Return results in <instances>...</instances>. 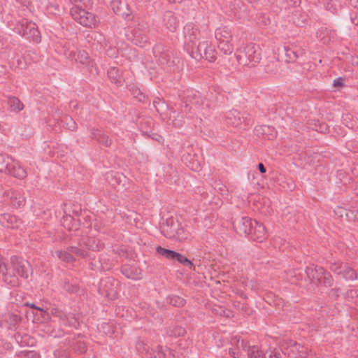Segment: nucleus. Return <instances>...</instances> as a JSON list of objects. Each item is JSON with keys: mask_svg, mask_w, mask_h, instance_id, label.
<instances>
[{"mask_svg": "<svg viewBox=\"0 0 358 358\" xmlns=\"http://www.w3.org/2000/svg\"><path fill=\"white\" fill-rule=\"evenodd\" d=\"M236 56L240 64L255 66L262 59V50L259 45L251 43L237 50Z\"/></svg>", "mask_w": 358, "mask_h": 358, "instance_id": "f257e3e1", "label": "nucleus"}, {"mask_svg": "<svg viewBox=\"0 0 358 358\" xmlns=\"http://www.w3.org/2000/svg\"><path fill=\"white\" fill-rule=\"evenodd\" d=\"M185 45L187 52L194 59H199L201 54L199 52L197 41L200 38L201 33L198 27L188 22L184 27Z\"/></svg>", "mask_w": 358, "mask_h": 358, "instance_id": "f03ea898", "label": "nucleus"}, {"mask_svg": "<svg viewBox=\"0 0 358 358\" xmlns=\"http://www.w3.org/2000/svg\"><path fill=\"white\" fill-rule=\"evenodd\" d=\"M153 52L157 57L159 65L167 73H174L179 70V58L173 57L171 52L164 50L161 45H156Z\"/></svg>", "mask_w": 358, "mask_h": 358, "instance_id": "7ed1b4c3", "label": "nucleus"}, {"mask_svg": "<svg viewBox=\"0 0 358 358\" xmlns=\"http://www.w3.org/2000/svg\"><path fill=\"white\" fill-rule=\"evenodd\" d=\"M103 246V243L95 237H85L79 242L78 247L70 246L69 250L77 257L85 258L89 256L88 250L99 251Z\"/></svg>", "mask_w": 358, "mask_h": 358, "instance_id": "20e7f679", "label": "nucleus"}, {"mask_svg": "<svg viewBox=\"0 0 358 358\" xmlns=\"http://www.w3.org/2000/svg\"><path fill=\"white\" fill-rule=\"evenodd\" d=\"M17 34L26 38L34 43L41 42V34L35 23L27 19H22L17 21L13 28Z\"/></svg>", "mask_w": 358, "mask_h": 358, "instance_id": "39448f33", "label": "nucleus"}, {"mask_svg": "<svg viewBox=\"0 0 358 358\" xmlns=\"http://www.w3.org/2000/svg\"><path fill=\"white\" fill-rule=\"evenodd\" d=\"M0 172L19 179L27 177V171L17 162L2 153H0Z\"/></svg>", "mask_w": 358, "mask_h": 358, "instance_id": "423d86ee", "label": "nucleus"}, {"mask_svg": "<svg viewBox=\"0 0 358 358\" xmlns=\"http://www.w3.org/2000/svg\"><path fill=\"white\" fill-rule=\"evenodd\" d=\"M215 37L219 50L224 55H230L234 51L231 43L233 35L231 29L227 26L218 27L215 31Z\"/></svg>", "mask_w": 358, "mask_h": 358, "instance_id": "0eeeda50", "label": "nucleus"}, {"mask_svg": "<svg viewBox=\"0 0 358 358\" xmlns=\"http://www.w3.org/2000/svg\"><path fill=\"white\" fill-rule=\"evenodd\" d=\"M71 15L75 21L86 27H96L99 22L94 13L76 6L71 8Z\"/></svg>", "mask_w": 358, "mask_h": 358, "instance_id": "6e6552de", "label": "nucleus"}, {"mask_svg": "<svg viewBox=\"0 0 358 358\" xmlns=\"http://www.w3.org/2000/svg\"><path fill=\"white\" fill-rule=\"evenodd\" d=\"M181 102L184 108V113H191L193 106L196 108L200 103L203 104V98L200 92L193 90H186L181 95Z\"/></svg>", "mask_w": 358, "mask_h": 358, "instance_id": "1a4fd4ad", "label": "nucleus"}, {"mask_svg": "<svg viewBox=\"0 0 358 358\" xmlns=\"http://www.w3.org/2000/svg\"><path fill=\"white\" fill-rule=\"evenodd\" d=\"M8 268H10V273L12 275L15 274L18 277L23 278H27L31 272V266L29 263L17 256H12L10 257V265Z\"/></svg>", "mask_w": 358, "mask_h": 358, "instance_id": "9d476101", "label": "nucleus"}, {"mask_svg": "<svg viewBox=\"0 0 358 358\" xmlns=\"http://www.w3.org/2000/svg\"><path fill=\"white\" fill-rule=\"evenodd\" d=\"M329 268L334 274L347 280H354L357 277L356 271L347 263L334 262L331 263Z\"/></svg>", "mask_w": 358, "mask_h": 358, "instance_id": "9b49d317", "label": "nucleus"}, {"mask_svg": "<svg viewBox=\"0 0 358 358\" xmlns=\"http://www.w3.org/2000/svg\"><path fill=\"white\" fill-rule=\"evenodd\" d=\"M64 54L71 60H75L77 63L82 64H88L90 63V57L85 50L77 51L73 45L67 43L64 46Z\"/></svg>", "mask_w": 358, "mask_h": 358, "instance_id": "f8f14e48", "label": "nucleus"}, {"mask_svg": "<svg viewBox=\"0 0 358 358\" xmlns=\"http://www.w3.org/2000/svg\"><path fill=\"white\" fill-rule=\"evenodd\" d=\"M231 348H229V355L234 358H241L242 351H247L250 345L247 342L241 339L238 336L231 337L230 340Z\"/></svg>", "mask_w": 358, "mask_h": 358, "instance_id": "ddd939ff", "label": "nucleus"}, {"mask_svg": "<svg viewBox=\"0 0 358 358\" xmlns=\"http://www.w3.org/2000/svg\"><path fill=\"white\" fill-rule=\"evenodd\" d=\"M147 33L148 30L145 27L138 25L131 30V35L129 36V40H131L134 44L143 47L148 41Z\"/></svg>", "mask_w": 358, "mask_h": 358, "instance_id": "4468645a", "label": "nucleus"}, {"mask_svg": "<svg viewBox=\"0 0 358 358\" xmlns=\"http://www.w3.org/2000/svg\"><path fill=\"white\" fill-rule=\"evenodd\" d=\"M199 52L201 54L199 59H195L196 60H200L202 58H205L206 60L213 62L216 59L217 52L214 47L208 43V41H202L198 43Z\"/></svg>", "mask_w": 358, "mask_h": 358, "instance_id": "2eb2a0df", "label": "nucleus"}, {"mask_svg": "<svg viewBox=\"0 0 358 358\" xmlns=\"http://www.w3.org/2000/svg\"><path fill=\"white\" fill-rule=\"evenodd\" d=\"M4 196L15 208H20L25 205L26 199L22 191L10 189L4 193Z\"/></svg>", "mask_w": 358, "mask_h": 358, "instance_id": "dca6fc26", "label": "nucleus"}, {"mask_svg": "<svg viewBox=\"0 0 358 358\" xmlns=\"http://www.w3.org/2000/svg\"><path fill=\"white\" fill-rule=\"evenodd\" d=\"M0 273L3 274V278L6 283L15 287L19 285L17 275L10 273V268H7L1 256H0Z\"/></svg>", "mask_w": 358, "mask_h": 358, "instance_id": "f3484780", "label": "nucleus"}, {"mask_svg": "<svg viewBox=\"0 0 358 358\" xmlns=\"http://www.w3.org/2000/svg\"><path fill=\"white\" fill-rule=\"evenodd\" d=\"M256 220L243 217L234 222V227L240 234L248 235Z\"/></svg>", "mask_w": 358, "mask_h": 358, "instance_id": "a211bd4d", "label": "nucleus"}, {"mask_svg": "<svg viewBox=\"0 0 358 358\" xmlns=\"http://www.w3.org/2000/svg\"><path fill=\"white\" fill-rule=\"evenodd\" d=\"M248 236L253 241L262 243L267 237L266 229L264 226L256 221L252 226V230H250Z\"/></svg>", "mask_w": 358, "mask_h": 358, "instance_id": "6ab92c4d", "label": "nucleus"}, {"mask_svg": "<svg viewBox=\"0 0 358 358\" xmlns=\"http://www.w3.org/2000/svg\"><path fill=\"white\" fill-rule=\"evenodd\" d=\"M245 122V118L240 111L231 110L226 115V122L234 127H238Z\"/></svg>", "mask_w": 358, "mask_h": 358, "instance_id": "aec40b11", "label": "nucleus"}, {"mask_svg": "<svg viewBox=\"0 0 358 358\" xmlns=\"http://www.w3.org/2000/svg\"><path fill=\"white\" fill-rule=\"evenodd\" d=\"M181 113H178L173 108H171V113L169 115V121L170 124L176 128L181 127L185 124V115L184 113L185 108L181 106L180 107Z\"/></svg>", "mask_w": 358, "mask_h": 358, "instance_id": "412c9836", "label": "nucleus"}, {"mask_svg": "<svg viewBox=\"0 0 358 358\" xmlns=\"http://www.w3.org/2000/svg\"><path fill=\"white\" fill-rule=\"evenodd\" d=\"M163 24L166 29L174 31L179 25V20L172 11H166L163 15Z\"/></svg>", "mask_w": 358, "mask_h": 358, "instance_id": "4be33fe9", "label": "nucleus"}, {"mask_svg": "<svg viewBox=\"0 0 358 358\" xmlns=\"http://www.w3.org/2000/svg\"><path fill=\"white\" fill-rule=\"evenodd\" d=\"M0 223L6 227L15 229L19 227L21 220L15 215L5 213L1 215Z\"/></svg>", "mask_w": 358, "mask_h": 358, "instance_id": "5701e85b", "label": "nucleus"}, {"mask_svg": "<svg viewBox=\"0 0 358 358\" xmlns=\"http://www.w3.org/2000/svg\"><path fill=\"white\" fill-rule=\"evenodd\" d=\"M91 137L106 147L110 146L112 143L109 136L98 129H91Z\"/></svg>", "mask_w": 358, "mask_h": 358, "instance_id": "b1692460", "label": "nucleus"}, {"mask_svg": "<svg viewBox=\"0 0 358 358\" xmlns=\"http://www.w3.org/2000/svg\"><path fill=\"white\" fill-rule=\"evenodd\" d=\"M286 61L288 62H295L299 57L304 55L303 50L298 49L296 47H285Z\"/></svg>", "mask_w": 358, "mask_h": 358, "instance_id": "393cba45", "label": "nucleus"}, {"mask_svg": "<svg viewBox=\"0 0 358 358\" xmlns=\"http://www.w3.org/2000/svg\"><path fill=\"white\" fill-rule=\"evenodd\" d=\"M62 226L70 231H76L78 229V220H75L71 215H65L61 220Z\"/></svg>", "mask_w": 358, "mask_h": 358, "instance_id": "a878e982", "label": "nucleus"}, {"mask_svg": "<svg viewBox=\"0 0 358 358\" xmlns=\"http://www.w3.org/2000/svg\"><path fill=\"white\" fill-rule=\"evenodd\" d=\"M246 352L248 358H265V353L259 345H249Z\"/></svg>", "mask_w": 358, "mask_h": 358, "instance_id": "bb28decb", "label": "nucleus"}, {"mask_svg": "<svg viewBox=\"0 0 358 358\" xmlns=\"http://www.w3.org/2000/svg\"><path fill=\"white\" fill-rule=\"evenodd\" d=\"M280 62L278 60H271L264 67L265 72L268 76H275L280 72Z\"/></svg>", "mask_w": 358, "mask_h": 358, "instance_id": "cd10ccee", "label": "nucleus"}, {"mask_svg": "<svg viewBox=\"0 0 358 358\" xmlns=\"http://www.w3.org/2000/svg\"><path fill=\"white\" fill-rule=\"evenodd\" d=\"M321 271H322V267L315 266L313 264L309 266H307L305 270V272L309 280L311 282H315V277H318V275H317V274L322 273Z\"/></svg>", "mask_w": 358, "mask_h": 358, "instance_id": "c85d7f7f", "label": "nucleus"}, {"mask_svg": "<svg viewBox=\"0 0 358 358\" xmlns=\"http://www.w3.org/2000/svg\"><path fill=\"white\" fill-rule=\"evenodd\" d=\"M169 238L174 237L180 242H183L189 238V234L188 232H186L183 228H179L173 230L170 233Z\"/></svg>", "mask_w": 358, "mask_h": 358, "instance_id": "c756f323", "label": "nucleus"}, {"mask_svg": "<svg viewBox=\"0 0 358 358\" xmlns=\"http://www.w3.org/2000/svg\"><path fill=\"white\" fill-rule=\"evenodd\" d=\"M108 76L113 83L121 84L122 78L120 71L115 67H110L108 70Z\"/></svg>", "mask_w": 358, "mask_h": 358, "instance_id": "7c9ffc66", "label": "nucleus"}, {"mask_svg": "<svg viewBox=\"0 0 358 358\" xmlns=\"http://www.w3.org/2000/svg\"><path fill=\"white\" fill-rule=\"evenodd\" d=\"M71 253L73 252L69 250V248L66 251H55V255L62 262H65L67 263H71L76 261L75 257L71 255Z\"/></svg>", "mask_w": 358, "mask_h": 358, "instance_id": "2f4dec72", "label": "nucleus"}, {"mask_svg": "<svg viewBox=\"0 0 358 358\" xmlns=\"http://www.w3.org/2000/svg\"><path fill=\"white\" fill-rule=\"evenodd\" d=\"M156 352L159 358H174V355L172 351L166 348L158 345L156 348Z\"/></svg>", "mask_w": 358, "mask_h": 358, "instance_id": "473e14b6", "label": "nucleus"}, {"mask_svg": "<svg viewBox=\"0 0 358 358\" xmlns=\"http://www.w3.org/2000/svg\"><path fill=\"white\" fill-rule=\"evenodd\" d=\"M8 103L11 109L14 111L19 112L24 108L23 103L17 97H11L8 100Z\"/></svg>", "mask_w": 358, "mask_h": 358, "instance_id": "72a5a7b5", "label": "nucleus"}, {"mask_svg": "<svg viewBox=\"0 0 358 358\" xmlns=\"http://www.w3.org/2000/svg\"><path fill=\"white\" fill-rule=\"evenodd\" d=\"M125 4L120 0H113L111 2V7L114 13L118 15H124L123 8Z\"/></svg>", "mask_w": 358, "mask_h": 358, "instance_id": "f704fd0d", "label": "nucleus"}, {"mask_svg": "<svg viewBox=\"0 0 358 358\" xmlns=\"http://www.w3.org/2000/svg\"><path fill=\"white\" fill-rule=\"evenodd\" d=\"M167 301L172 305L173 306L176 307H181L183 306L185 303V300L177 295H173L171 296H169L167 299Z\"/></svg>", "mask_w": 358, "mask_h": 358, "instance_id": "c9c22d12", "label": "nucleus"}, {"mask_svg": "<svg viewBox=\"0 0 358 358\" xmlns=\"http://www.w3.org/2000/svg\"><path fill=\"white\" fill-rule=\"evenodd\" d=\"M156 251L159 255L169 259L174 260V256L176 252L169 249L163 248L161 246H158L156 249Z\"/></svg>", "mask_w": 358, "mask_h": 358, "instance_id": "e433bc0d", "label": "nucleus"}, {"mask_svg": "<svg viewBox=\"0 0 358 358\" xmlns=\"http://www.w3.org/2000/svg\"><path fill=\"white\" fill-rule=\"evenodd\" d=\"M153 105L156 109V110L162 114L166 110L169 108L168 105L163 101H162L159 98H157L153 101Z\"/></svg>", "mask_w": 358, "mask_h": 358, "instance_id": "4c0bfd02", "label": "nucleus"}, {"mask_svg": "<svg viewBox=\"0 0 358 358\" xmlns=\"http://www.w3.org/2000/svg\"><path fill=\"white\" fill-rule=\"evenodd\" d=\"M203 116H208L211 112V106L208 101L203 99V104L200 103L199 106L196 108Z\"/></svg>", "mask_w": 358, "mask_h": 358, "instance_id": "58836bf2", "label": "nucleus"}, {"mask_svg": "<svg viewBox=\"0 0 358 358\" xmlns=\"http://www.w3.org/2000/svg\"><path fill=\"white\" fill-rule=\"evenodd\" d=\"M213 187L215 191L222 195L226 194L227 192V187L222 183L220 180H215L213 185Z\"/></svg>", "mask_w": 358, "mask_h": 358, "instance_id": "ea45409f", "label": "nucleus"}, {"mask_svg": "<svg viewBox=\"0 0 358 358\" xmlns=\"http://www.w3.org/2000/svg\"><path fill=\"white\" fill-rule=\"evenodd\" d=\"M174 260H177L180 264L189 266L190 268H192L194 266L193 263L190 260H189L184 255L178 252H176V255L174 256Z\"/></svg>", "mask_w": 358, "mask_h": 358, "instance_id": "a19ab883", "label": "nucleus"}, {"mask_svg": "<svg viewBox=\"0 0 358 358\" xmlns=\"http://www.w3.org/2000/svg\"><path fill=\"white\" fill-rule=\"evenodd\" d=\"M122 273L127 278L137 279L136 274L134 272V268L129 266H124L121 269Z\"/></svg>", "mask_w": 358, "mask_h": 358, "instance_id": "79ce46f5", "label": "nucleus"}, {"mask_svg": "<svg viewBox=\"0 0 358 358\" xmlns=\"http://www.w3.org/2000/svg\"><path fill=\"white\" fill-rule=\"evenodd\" d=\"M334 283V279L331 275L325 270L322 275L320 284H323L326 287H331Z\"/></svg>", "mask_w": 358, "mask_h": 358, "instance_id": "37998d69", "label": "nucleus"}, {"mask_svg": "<svg viewBox=\"0 0 358 358\" xmlns=\"http://www.w3.org/2000/svg\"><path fill=\"white\" fill-rule=\"evenodd\" d=\"M92 38L94 39L103 48H106L107 45L106 39L99 32H93L92 34Z\"/></svg>", "mask_w": 358, "mask_h": 358, "instance_id": "c03bdc74", "label": "nucleus"}, {"mask_svg": "<svg viewBox=\"0 0 358 358\" xmlns=\"http://www.w3.org/2000/svg\"><path fill=\"white\" fill-rule=\"evenodd\" d=\"M64 122L66 127V128L69 129V130H71V131H74L77 128V126H76V122L73 120L72 117H69V116H66L64 117Z\"/></svg>", "mask_w": 358, "mask_h": 358, "instance_id": "a18cd8bd", "label": "nucleus"}, {"mask_svg": "<svg viewBox=\"0 0 358 358\" xmlns=\"http://www.w3.org/2000/svg\"><path fill=\"white\" fill-rule=\"evenodd\" d=\"M99 329L106 335L110 336L113 334V329L112 328V326L109 323L103 322L101 324V327H99Z\"/></svg>", "mask_w": 358, "mask_h": 358, "instance_id": "49530a36", "label": "nucleus"}, {"mask_svg": "<svg viewBox=\"0 0 358 358\" xmlns=\"http://www.w3.org/2000/svg\"><path fill=\"white\" fill-rule=\"evenodd\" d=\"M346 294L347 297L355 299L354 303L358 306V289H350Z\"/></svg>", "mask_w": 358, "mask_h": 358, "instance_id": "de8ad7c7", "label": "nucleus"}, {"mask_svg": "<svg viewBox=\"0 0 358 358\" xmlns=\"http://www.w3.org/2000/svg\"><path fill=\"white\" fill-rule=\"evenodd\" d=\"M75 350L76 352L83 354L87 351V346L85 343L78 341L76 344Z\"/></svg>", "mask_w": 358, "mask_h": 358, "instance_id": "09e8293b", "label": "nucleus"}, {"mask_svg": "<svg viewBox=\"0 0 358 358\" xmlns=\"http://www.w3.org/2000/svg\"><path fill=\"white\" fill-rule=\"evenodd\" d=\"M20 353L25 358H40V355L35 351H22Z\"/></svg>", "mask_w": 358, "mask_h": 358, "instance_id": "8fccbe9b", "label": "nucleus"}, {"mask_svg": "<svg viewBox=\"0 0 358 358\" xmlns=\"http://www.w3.org/2000/svg\"><path fill=\"white\" fill-rule=\"evenodd\" d=\"M185 333V329L182 327H175L173 330H171L169 334L170 336H180L183 335Z\"/></svg>", "mask_w": 358, "mask_h": 358, "instance_id": "3c124183", "label": "nucleus"}, {"mask_svg": "<svg viewBox=\"0 0 358 358\" xmlns=\"http://www.w3.org/2000/svg\"><path fill=\"white\" fill-rule=\"evenodd\" d=\"M270 18L265 15H261L258 18V23L262 25H267L270 23Z\"/></svg>", "mask_w": 358, "mask_h": 358, "instance_id": "603ef678", "label": "nucleus"}, {"mask_svg": "<svg viewBox=\"0 0 358 358\" xmlns=\"http://www.w3.org/2000/svg\"><path fill=\"white\" fill-rule=\"evenodd\" d=\"M64 289L69 292H77L78 287L75 285H70L69 283H65L64 285Z\"/></svg>", "mask_w": 358, "mask_h": 358, "instance_id": "864d4df0", "label": "nucleus"}, {"mask_svg": "<svg viewBox=\"0 0 358 358\" xmlns=\"http://www.w3.org/2000/svg\"><path fill=\"white\" fill-rule=\"evenodd\" d=\"M187 166L194 171H199L201 169L200 164L197 162H189V164Z\"/></svg>", "mask_w": 358, "mask_h": 358, "instance_id": "5fc2aeb1", "label": "nucleus"}, {"mask_svg": "<svg viewBox=\"0 0 358 358\" xmlns=\"http://www.w3.org/2000/svg\"><path fill=\"white\" fill-rule=\"evenodd\" d=\"M270 129V127L268 126H259L255 127V131L259 134H264L266 131H268Z\"/></svg>", "mask_w": 358, "mask_h": 358, "instance_id": "6e6d98bb", "label": "nucleus"}, {"mask_svg": "<svg viewBox=\"0 0 358 358\" xmlns=\"http://www.w3.org/2000/svg\"><path fill=\"white\" fill-rule=\"evenodd\" d=\"M268 358H282V354L278 350L271 351Z\"/></svg>", "mask_w": 358, "mask_h": 358, "instance_id": "4d7b16f0", "label": "nucleus"}, {"mask_svg": "<svg viewBox=\"0 0 358 358\" xmlns=\"http://www.w3.org/2000/svg\"><path fill=\"white\" fill-rule=\"evenodd\" d=\"M343 79L341 77L337 78L334 80L333 85L335 87H342L343 86Z\"/></svg>", "mask_w": 358, "mask_h": 358, "instance_id": "13d9d810", "label": "nucleus"}, {"mask_svg": "<svg viewBox=\"0 0 358 358\" xmlns=\"http://www.w3.org/2000/svg\"><path fill=\"white\" fill-rule=\"evenodd\" d=\"M57 317H59L63 322L64 324H66L67 316L64 313L60 311L59 314Z\"/></svg>", "mask_w": 358, "mask_h": 358, "instance_id": "bf43d9fd", "label": "nucleus"}, {"mask_svg": "<svg viewBox=\"0 0 358 358\" xmlns=\"http://www.w3.org/2000/svg\"><path fill=\"white\" fill-rule=\"evenodd\" d=\"M61 310H59V309H57V308H52L50 310V315H54V316H57L59 313H60Z\"/></svg>", "mask_w": 358, "mask_h": 358, "instance_id": "052dcab7", "label": "nucleus"}, {"mask_svg": "<svg viewBox=\"0 0 358 358\" xmlns=\"http://www.w3.org/2000/svg\"><path fill=\"white\" fill-rule=\"evenodd\" d=\"M322 271L321 273H322L317 274L318 277H315V281H317L319 283L321 282V280L322 279V275L325 272V269L324 268H322V271Z\"/></svg>", "mask_w": 358, "mask_h": 358, "instance_id": "680f3d73", "label": "nucleus"}, {"mask_svg": "<svg viewBox=\"0 0 358 358\" xmlns=\"http://www.w3.org/2000/svg\"><path fill=\"white\" fill-rule=\"evenodd\" d=\"M27 306L33 309H36L40 311L46 312L43 308H40V307L36 306L34 303H29V304H27Z\"/></svg>", "mask_w": 358, "mask_h": 358, "instance_id": "e2e57ef3", "label": "nucleus"}, {"mask_svg": "<svg viewBox=\"0 0 358 358\" xmlns=\"http://www.w3.org/2000/svg\"><path fill=\"white\" fill-rule=\"evenodd\" d=\"M351 21L354 24L358 26V15H351Z\"/></svg>", "mask_w": 358, "mask_h": 358, "instance_id": "0e129e2a", "label": "nucleus"}, {"mask_svg": "<svg viewBox=\"0 0 358 358\" xmlns=\"http://www.w3.org/2000/svg\"><path fill=\"white\" fill-rule=\"evenodd\" d=\"M258 169L262 173H264L266 171V169L262 163H259L258 164Z\"/></svg>", "mask_w": 358, "mask_h": 358, "instance_id": "69168bd1", "label": "nucleus"}, {"mask_svg": "<svg viewBox=\"0 0 358 358\" xmlns=\"http://www.w3.org/2000/svg\"><path fill=\"white\" fill-rule=\"evenodd\" d=\"M143 343L140 341V342H138L137 344H136V348L138 349V350L141 351V350H143Z\"/></svg>", "mask_w": 358, "mask_h": 358, "instance_id": "338daca9", "label": "nucleus"}, {"mask_svg": "<svg viewBox=\"0 0 358 358\" xmlns=\"http://www.w3.org/2000/svg\"><path fill=\"white\" fill-rule=\"evenodd\" d=\"M112 280H113V279L110 278H106L105 280H101V286H103L104 282H106V283H107V282L110 283Z\"/></svg>", "mask_w": 358, "mask_h": 358, "instance_id": "774afa93", "label": "nucleus"}]
</instances>
